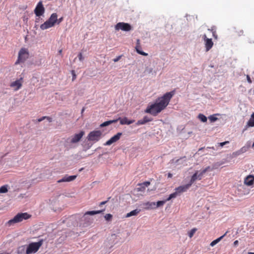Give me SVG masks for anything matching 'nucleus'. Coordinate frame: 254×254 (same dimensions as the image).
<instances>
[{
	"instance_id": "obj_1",
	"label": "nucleus",
	"mask_w": 254,
	"mask_h": 254,
	"mask_svg": "<svg viewBox=\"0 0 254 254\" xmlns=\"http://www.w3.org/2000/svg\"><path fill=\"white\" fill-rule=\"evenodd\" d=\"M175 90L166 93L163 96L158 98L154 103L148 105L145 113L154 116H157L168 105L171 99L175 94Z\"/></svg>"
},
{
	"instance_id": "obj_32",
	"label": "nucleus",
	"mask_w": 254,
	"mask_h": 254,
	"mask_svg": "<svg viewBox=\"0 0 254 254\" xmlns=\"http://www.w3.org/2000/svg\"><path fill=\"white\" fill-rule=\"evenodd\" d=\"M196 228H193V229H191L190 230V231L189 233V236L190 238H191L193 236V235L195 233V232H196Z\"/></svg>"
},
{
	"instance_id": "obj_53",
	"label": "nucleus",
	"mask_w": 254,
	"mask_h": 254,
	"mask_svg": "<svg viewBox=\"0 0 254 254\" xmlns=\"http://www.w3.org/2000/svg\"><path fill=\"white\" fill-rule=\"evenodd\" d=\"M252 254H254V253H252Z\"/></svg>"
},
{
	"instance_id": "obj_38",
	"label": "nucleus",
	"mask_w": 254,
	"mask_h": 254,
	"mask_svg": "<svg viewBox=\"0 0 254 254\" xmlns=\"http://www.w3.org/2000/svg\"><path fill=\"white\" fill-rule=\"evenodd\" d=\"M121 56H118V57H117L116 58L114 59H113V61H114V62H117L118 61H119L120 60V59H121Z\"/></svg>"
},
{
	"instance_id": "obj_47",
	"label": "nucleus",
	"mask_w": 254,
	"mask_h": 254,
	"mask_svg": "<svg viewBox=\"0 0 254 254\" xmlns=\"http://www.w3.org/2000/svg\"><path fill=\"white\" fill-rule=\"evenodd\" d=\"M207 148H211V149H213V150H214V149H215V148H214V147H207Z\"/></svg>"
},
{
	"instance_id": "obj_7",
	"label": "nucleus",
	"mask_w": 254,
	"mask_h": 254,
	"mask_svg": "<svg viewBox=\"0 0 254 254\" xmlns=\"http://www.w3.org/2000/svg\"><path fill=\"white\" fill-rule=\"evenodd\" d=\"M42 245V241H40L38 242L31 243L27 247L26 254H30L36 253L40 247Z\"/></svg>"
},
{
	"instance_id": "obj_19",
	"label": "nucleus",
	"mask_w": 254,
	"mask_h": 254,
	"mask_svg": "<svg viewBox=\"0 0 254 254\" xmlns=\"http://www.w3.org/2000/svg\"><path fill=\"white\" fill-rule=\"evenodd\" d=\"M140 49H141V46H140V40H139V39H137L136 41V45L135 46V49H136L137 53L141 55H142V56H147L148 54L147 53L141 51Z\"/></svg>"
},
{
	"instance_id": "obj_51",
	"label": "nucleus",
	"mask_w": 254,
	"mask_h": 254,
	"mask_svg": "<svg viewBox=\"0 0 254 254\" xmlns=\"http://www.w3.org/2000/svg\"><path fill=\"white\" fill-rule=\"evenodd\" d=\"M84 109H83L82 110V112H84Z\"/></svg>"
},
{
	"instance_id": "obj_24",
	"label": "nucleus",
	"mask_w": 254,
	"mask_h": 254,
	"mask_svg": "<svg viewBox=\"0 0 254 254\" xmlns=\"http://www.w3.org/2000/svg\"><path fill=\"white\" fill-rule=\"evenodd\" d=\"M227 232H226L223 236L220 237L219 238L216 239V240L213 241L210 244V246L213 247L216 244H217L218 243H219L222 239L226 235Z\"/></svg>"
},
{
	"instance_id": "obj_2",
	"label": "nucleus",
	"mask_w": 254,
	"mask_h": 254,
	"mask_svg": "<svg viewBox=\"0 0 254 254\" xmlns=\"http://www.w3.org/2000/svg\"><path fill=\"white\" fill-rule=\"evenodd\" d=\"M31 216V215L27 212L18 213L12 219L7 222L6 225L10 226L14 224L21 222L23 220L29 219Z\"/></svg>"
},
{
	"instance_id": "obj_33",
	"label": "nucleus",
	"mask_w": 254,
	"mask_h": 254,
	"mask_svg": "<svg viewBox=\"0 0 254 254\" xmlns=\"http://www.w3.org/2000/svg\"><path fill=\"white\" fill-rule=\"evenodd\" d=\"M208 118L211 122H214L217 120V118L215 117L213 115L209 116Z\"/></svg>"
},
{
	"instance_id": "obj_17",
	"label": "nucleus",
	"mask_w": 254,
	"mask_h": 254,
	"mask_svg": "<svg viewBox=\"0 0 254 254\" xmlns=\"http://www.w3.org/2000/svg\"><path fill=\"white\" fill-rule=\"evenodd\" d=\"M245 184L248 186L253 185L254 183V176L253 175H249L245 179Z\"/></svg>"
},
{
	"instance_id": "obj_16",
	"label": "nucleus",
	"mask_w": 254,
	"mask_h": 254,
	"mask_svg": "<svg viewBox=\"0 0 254 254\" xmlns=\"http://www.w3.org/2000/svg\"><path fill=\"white\" fill-rule=\"evenodd\" d=\"M150 185L149 181H146L142 183L138 184L137 186L139 187L137 188L136 190L137 191L143 192L145 191L146 188L148 187Z\"/></svg>"
},
{
	"instance_id": "obj_44",
	"label": "nucleus",
	"mask_w": 254,
	"mask_h": 254,
	"mask_svg": "<svg viewBox=\"0 0 254 254\" xmlns=\"http://www.w3.org/2000/svg\"><path fill=\"white\" fill-rule=\"evenodd\" d=\"M238 243H239V242L238 240H236L234 242V245L235 246H237L238 245Z\"/></svg>"
},
{
	"instance_id": "obj_50",
	"label": "nucleus",
	"mask_w": 254,
	"mask_h": 254,
	"mask_svg": "<svg viewBox=\"0 0 254 254\" xmlns=\"http://www.w3.org/2000/svg\"><path fill=\"white\" fill-rule=\"evenodd\" d=\"M213 35L214 36H215V32H213Z\"/></svg>"
},
{
	"instance_id": "obj_9",
	"label": "nucleus",
	"mask_w": 254,
	"mask_h": 254,
	"mask_svg": "<svg viewBox=\"0 0 254 254\" xmlns=\"http://www.w3.org/2000/svg\"><path fill=\"white\" fill-rule=\"evenodd\" d=\"M34 12L37 16H40L44 13L45 8L42 4V1H39L38 3L34 10Z\"/></svg>"
},
{
	"instance_id": "obj_11",
	"label": "nucleus",
	"mask_w": 254,
	"mask_h": 254,
	"mask_svg": "<svg viewBox=\"0 0 254 254\" xmlns=\"http://www.w3.org/2000/svg\"><path fill=\"white\" fill-rule=\"evenodd\" d=\"M22 82L23 78L21 77L20 78L15 80V81L11 82L10 84V86L12 88H13L15 91H17L21 87Z\"/></svg>"
},
{
	"instance_id": "obj_42",
	"label": "nucleus",
	"mask_w": 254,
	"mask_h": 254,
	"mask_svg": "<svg viewBox=\"0 0 254 254\" xmlns=\"http://www.w3.org/2000/svg\"><path fill=\"white\" fill-rule=\"evenodd\" d=\"M45 119H46V117L44 116V117H42L41 118L38 119V122H40L42 121L43 120H44Z\"/></svg>"
},
{
	"instance_id": "obj_20",
	"label": "nucleus",
	"mask_w": 254,
	"mask_h": 254,
	"mask_svg": "<svg viewBox=\"0 0 254 254\" xmlns=\"http://www.w3.org/2000/svg\"><path fill=\"white\" fill-rule=\"evenodd\" d=\"M117 120L120 121L121 125H130L134 122V120H128L127 117L124 118H119Z\"/></svg>"
},
{
	"instance_id": "obj_5",
	"label": "nucleus",
	"mask_w": 254,
	"mask_h": 254,
	"mask_svg": "<svg viewBox=\"0 0 254 254\" xmlns=\"http://www.w3.org/2000/svg\"><path fill=\"white\" fill-rule=\"evenodd\" d=\"M29 56L28 50L25 48H21L19 51L18 58L15 64H18L20 63H24L28 59Z\"/></svg>"
},
{
	"instance_id": "obj_31",
	"label": "nucleus",
	"mask_w": 254,
	"mask_h": 254,
	"mask_svg": "<svg viewBox=\"0 0 254 254\" xmlns=\"http://www.w3.org/2000/svg\"><path fill=\"white\" fill-rule=\"evenodd\" d=\"M107 221H111L113 218V215L111 214H107L104 216Z\"/></svg>"
},
{
	"instance_id": "obj_40",
	"label": "nucleus",
	"mask_w": 254,
	"mask_h": 254,
	"mask_svg": "<svg viewBox=\"0 0 254 254\" xmlns=\"http://www.w3.org/2000/svg\"><path fill=\"white\" fill-rule=\"evenodd\" d=\"M63 20V17H61L59 19H58L57 23L58 24H59Z\"/></svg>"
},
{
	"instance_id": "obj_45",
	"label": "nucleus",
	"mask_w": 254,
	"mask_h": 254,
	"mask_svg": "<svg viewBox=\"0 0 254 254\" xmlns=\"http://www.w3.org/2000/svg\"><path fill=\"white\" fill-rule=\"evenodd\" d=\"M167 175L168 178H172L173 176V175L170 173H169Z\"/></svg>"
},
{
	"instance_id": "obj_18",
	"label": "nucleus",
	"mask_w": 254,
	"mask_h": 254,
	"mask_svg": "<svg viewBox=\"0 0 254 254\" xmlns=\"http://www.w3.org/2000/svg\"><path fill=\"white\" fill-rule=\"evenodd\" d=\"M144 209L149 210L155 208L156 203L153 202H146L142 204Z\"/></svg>"
},
{
	"instance_id": "obj_22",
	"label": "nucleus",
	"mask_w": 254,
	"mask_h": 254,
	"mask_svg": "<svg viewBox=\"0 0 254 254\" xmlns=\"http://www.w3.org/2000/svg\"><path fill=\"white\" fill-rule=\"evenodd\" d=\"M118 121V120H113L105 122L100 125L101 127L108 126L113 123H115Z\"/></svg>"
},
{
	"instance_id": "obj_41",
	"label": "nucleus",
	"mask_w": 254,
	"mask_h": 254,
	"mask_svg": "<svg viewBox=\"0 0 254 254\" xmlns=\"http://www.w3.org/2000/svg\"><path fill=\"white\" fill-rule=\"evenodd\" d=\"M45 117H46V119H47L49 122H52V118H51L50 117H48V116H45Z\"/></svg>"
},
{
	"instance_id": "obj_49",
	"label": "nucleus",
	"mask_w": 254,
	"mask_h": 254,
	"mask_svg": "<svg viewBox=\"0 0 254 254\" xmlns=\"http://www.w3.org/2000/svg\"><path fill=\"white\" fill-rule=\"evenodd\" d=\"M203 148H204L202 147V148H200L198 151H200V150H202Z\"/></svg>"
},
{
	"instance_id": "obj_28",
	"label": "nucleus",
	"mask_w": 254,
	"mask_h": 254,
	"mask_svg": "<svg viewBox=\"0 0 254 254\" xmlns=\"http://www.w3.org/2000/svg\"><path fill=\"white\" fill-rule=\"evenodd\" d=\"M198 118L203 123H205L207 121V118L203 114H199L198 116Z\"/></svg>"
},
{
	"instance_id": "obj_36",
	"label": "nucleus",
	"mask_w": 254,
	"mask_h": 254,
	"mask_svg": "<svg viewBox=\"0 0 254 254\" xmlns=\"http://www.w3.org/2000/svg\"><path fill=\"white\" fill-rule=\"evenodd\" d=\"M71 72H72V81H73V80H74L76 79V75L74 70H72Z\"/></svg>"
},
{
	"instance_id": "obj_13",
	"label": "nucleus",
	"mask_w": 254,
	"mask_h": 254,
	"mask_svg": "<svg viewBox=\"0 0 254 254\" xmlns=\"http://www.w3.org/2000/svg\"><path fill=\"white\" fill-rule=\"evenodd\" d=\"M84 134V131H81L79 133L75 134L73 135L71 138L70 143H75L79 141L81 138L83 137Z\"/></svg>"
},
{
	"instance_id": "obj_14",
	"label": "nucleus",
	"mask_w": 254,
	"mask_h": 254,
	"mask_svg": "<svg viewBox=\"0 0 254 254\" xmlns=\"http://www.w3.org/2000/svg\"><path fill=\"white\" fill-rule=\"evenodd\" d=\"M122 133L118 132L117 134L115 135L113 137H112L109 140H108L105 143V145H110L112 143L117 141L120 139Z\"/></svg>"
},
{
	"instance_id": "obj_12",
	"label": "nucleus",
	"mask_w": 254,
	"mask_h": 254,
	"mask_svg": "<svg viewBox=\"0 0 254 254\" xmlns=\"http://www.w3.org/2000/svg\"><path fill=\"white\" fill-rule=\"evenodd\" d=\"M203 175L200 172L199 174H198V171H196L194 174L191 176V179L188 183L189 185L191 187L192 184L197 180H200L202 179Z\"/></svg>"
},
{
	"instance_id": "obj_43",
	"label": "nucleus",
	"mask_w": 254,
	"mask_h": 254,
	"mask_svg": "<svg viewBox=\"0 0 254 254\" xmlns=\"http://www.w3.org/2000/svg\"><path fill=\"white\" fill-rule=\"evenodd\" d=\"M108 200H106V201H102V202H101L99 204V206H102L103 205H104L107 202H108Z\"/></svg>"
},
{
	"instance_id": "obj_26",
	"label": "nucleus",
	"mask_w": 254,
	"mask_h": 254,
	"mask_svg": "<svg viewBox=\"0 0 254 254\" xmlns=\"http://www.w3.org/2000/svg\"><path fill=\"white\" fill-rule=\"evenodd\" d=\"M254 127V118H252V117H251V118L249 120V121L248 122V123L247 124V125L245 127V130H246L248 128V127Z\"/></svg>"
},
{
	"instance_id": "obj_46",
	"label": "nucleus",
	"mask_w": 254,
	"mask_h": 254,
	"mask_svg": "<svg viewBox=\"0 0 254 254\" xmlns=\"http://www.w3.org/2000/svg\"><path fill=\"white\" fill-rule=\"evenodd\" d=\"M251 117L252 118H254V113L252 114Z\"/></svg>"
},
{
	"instance_id": "obj_6",
	"label": "nucleus",
	"mask_w": 254,
	"mask_h": 254,
	"mask_svg": "<svg viewBox=\"0 0 254 254\" xmlns=\"http://www.w3.org/2000/svg\"><path fill=\"white\" fill-rule=\"evenodd\" d=\"M102 135V133L100 130H93L88 134L87 139L88 141L96 142L100 139Z\"/></svg>"
},
{
	"instance_id": "obj_27",
	"label": "nucleus",
	"mask_w": 254,
	"mask_h": 254,
	"mask_svg": "<svg viewBox=\"0 0 254 254\" xmlns=\"http://www.w3.org/2000/svg\"><path fill=\"white\" fill-rule=\"evenodd\" d=\"M249 147L244 146L242 147L239 150L237 151L235 153L236 155H240L242 153L246 152L248 149Z\"/></svg>"
},
{
	"instance_id": "obj_15",
	"label": "nucleus",
	"mask_w": 254,
	"mask_h": 254,
	"mask_svg": "<svg viewBox=\"0 0 254 254\" xmlns=\"http://www.w3.org/2000/svg\"><path fill=\"white\" fill-rule=\"evenodd\" d=\"M77 177L76 175L68 176L67 175H65L62 179L57 181L58 183H61L63 182H69L74 180Z\"/></svg>"
},
{
	"instance_id": "obj_10",
	"label": "nucleus",
	"mask_w": 254,
	"mask_h": 254,
	"mask_svg": "<svg viewBox=\"0 0 254 254\" xmlns=\"http://www.w3.org/2000/svg\"><path fill=\"white\" fill-rule=\"evenodd\" d=\"M202 38L204 41V45L205 47V50L206 52L209 51L213 46V42L212 39L208 38L206 34H204L202 36Z\"/></svg>"
},
{
	"instance_id": "obj_52",
	"label": "nucleus",
	"mask_w": 254,
	"mask_h": 254,
	"mask_svg": "<svg viewBox=\"0 0 254 254\" xmlns=\"http://www.w3.org/2000/svg\"><path fill=\"white\" fill-rule=\"evenodd\" d=\"M241 32H242V34L243 33V31H241Z\"/></svg>"
},
{
	"instance_id": "obj_35",
	"label": "nucleus",
	"mask_w": 254,
	"mask_h": 254,
	"mask_svg": "<svg viewBox=\"0 0 254 254\" xmlns=\"http://www.w3.org/2000/svg\"><path fill=\"white\" fill-rule=\"evenodd\" d=\"M229 143V142L228 141H226L223 142L218 143V145L220 146V147H223L224 145H225L226 144H228Z\"/></svg>"
},
{
	"instance_id": "obj_4",
	"label": "nucleus",
	"mask_w": 254,
	"mask_h": 254,
	"mask_svg": "<svg viewBox=\"0 0 254 254\" xmlns=\"http://www.w3.org/2000/svg\"><path fill=\"white\" fill-rule=\"evenodd\" d=\"M190 187V186L189 184L179 186L175 188V192L170 194L169 197L166 199V200L169 201L171 199L175 198L178 195H180L182 193L186 192Z\"/></svg>"
},
{
	"instance_id": "obj_25",
	"label": "nucleus",
	"mask_w": 254,
	"mask_h": 254,
	"mask_svg": "<svg viewBox=\"0 0 254 254\" xmlns=\"http://www.w3.org/2000/svg\"><path fill=\"white\" fill-rule=\"evenodd\" d=\"M104 210H105V209L101 210H97V211H87L85 213L84 216L85 215H95V214H99V213H101L103 212Z\"/></svg>"
},
{
	"instance_id": "obj_34",
	"label": "nucleus",
	"mask_w": 254,
	"mask_h": 254,
	"mask_svg": "<svg viewBox=\"0 0 254 254\" xmlns=\"http://www.w3.org/2000/svg\"><path fill=\"white\" fill-rule=\"evenodd\" d=\"M210 170V167L208 166L206 168H205L204 169H203L202 171H201L200 172L203 176V175L207 171H209Z\"/></svg>"
},
{
	"instance_id": "obj_8",
	"label": "nucleus",
	"mask_w": 254,
	"mask_h": 254,
	"mask_svg": "<svg viewBox=\"0 0 254 254\" xmlns=\"http://www.w3.org/2000/svg\"><path fill=\"white\" fill-rule=\"evenodd\" d=\"M116 30H122L124 31H129L132 29L131 26L127 23L119 22L115 26Z\"/></svg>"
},
{
	"instance_id": "obj_30",
	"label": "nucleus",
	"mask_w": 254,
	"mask_h": 254,
	"mask_svg": "<svg viewBox=\"0 0 254 254\" xmlns=\"http://www.w3.org/2000/svg\"><path fill=\"white\" fill-rule=\"evenodd\" d=\"M167 201L166 199L165 200H162V201H158L156 202L155 208L160 207L161 206H163L165 203Z\"/></svg>"
},
{
	"instance_id": "obj_37",
	"label": "nucleus",
	"mask_w": 254,
	"mask_h": 254,
	"mask_svg": "<svg viewBox=\"0 0 254 254\" xmlns=\"http://www.w3.org/2000/svg\"><path fill=\"white\" fill-rule=\"evenodd\" d=\"M78 57L79 58V60L80 61H83V57L82 56V54L80 53L78 54Z\"/></svg>"
},
{
	"instance_id": "obj_39",
	"label": "nucleus",
	"mask_w": 254,
	"mask_h": 254,
	"mask_svg": "<svg viewBox=\"0 0 254 254\" xmlns=\"http://www.w3.org/2000/svg\"><path fill=\"white\" fill-rule=\"evenodd\" d=\"M247 81L249 83H252V81L249 75H247Z\"/></svg>"
},
{
	"instance_id": "obj_21",
	"label": "nucleus",
	"mask_w": 254,
	"mask_h": 254,
	"mask_svg": "<svg viewBox=\"0 0 254 254\" xmlns=\"http://www.w3.org/2000/svg\"><path fill=\"white\" fill-rule=\"evenodd\" d=\"M151 121H152V119L149 118L147 116H145L143 117V118L142 120H138L136 122V125L137 126L144 125V124H146V123L150 122Z\"/></svg>"
},
{
	"instance_id": "obj_48",
	"label": "nucleus",
	"mask_w": 254,
	"mask_h": 254,
	"mask_svg": "<svg viewBox=\"0 0 254 254\" xmlns=\"http://www.w3.org/2000/svg\"><path fill=\"white\" fill-rule=\"evenodd\" d=\"M62 50H60L59 51V53L60 54H61V53H62Z\"/></svg>"
},
{
	"instance_id": "obj_23",
	"label": "nucleus",
	"mask_w": 254,
	"mask_h": 254,
	"mask_svg": "<svg viewBox=\"0 0 254 254\" xmlns=\"http://www.w3.org/2000/svg\"><path fill=\"white\" fill-rule=\"evenodd\" d=\"M140 211V210H138L137 209L133 210L130 211V212L127 213L126 215V217H129L132 216L137 215L139 213Z\"/></svg>"
},
{
	"instance_id": "obj_3",
	"label": "nucleus",
	"mask_w": 254,
	"mask_h": 254,
	"mask_svg": "<svg viewBox=\"0 0 254 254\" xmlns=\"http://www.w3.org/2000/svg\"><path fill=\"white\" fill-rule=\"evenodd\" d=\"M58 20V15L56 13H52L50 18L43 24L40 25V28L44 30L55 26Z\"/></svg>"
},
{
	"instance_id": "obj_29",
	"label": "nucleus",
	"mask_w": 254,
	"mask_h": 254,
	"mask_svg": "<svg viewBox=\"0 0 254 254\" xmlns=\"http://www.w3.org/2000/svg\"><path fill=\"white\" fill-rule=\"evenodd\" d=\"M7 191V185L2 186L0 188V193H5Z\"/></svg>"
}]
</instances>
